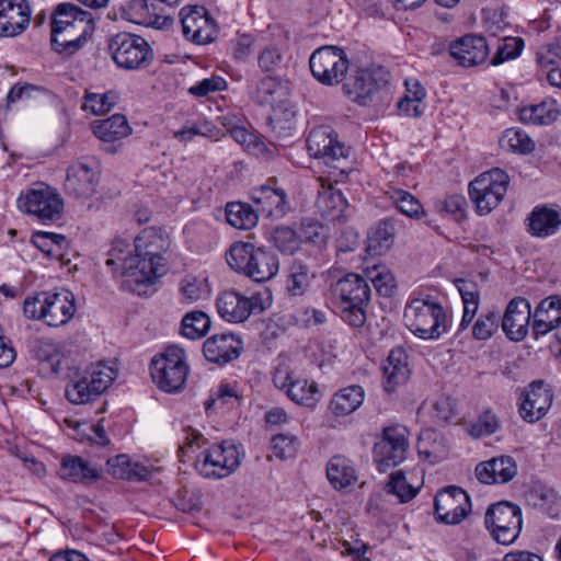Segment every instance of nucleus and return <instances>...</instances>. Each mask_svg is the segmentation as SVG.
<instances>
[{
  "label": "nucleus",
  "instance_id": "obj_1",
  "mask_svg": "<svg viewBox=\"0 0 561 561\" xmlns=\"http://www.w3.org/2000/svg\"><path fill=\"white\" fill-rule=\"evenodd\" d=\"M46 363L55 375L68 380L65 392L73 404H84L96 399L115 379V373L110 367L92 365L83 369L66 355H49Z\"/></svg>",
  "mask_w": 561,
  "mask_h": 561
},
{
  "label": "nucleus",
  "instance_id": "obj_2",
  "mask_svg": "<svg viewBox=\"0 0 561 561\" xmlns=\"http://www.w3.org/2000/svg\"><path fill=\"white\" fill-rule=\"evenodd\" d=\"M228 265L256 283L272 279L279 270L277 255L250 242H234L226 252Z\"/></svg>",
  "mask_w": 561,
  "mask_h": 561
},
{
  "label": "nucleus",
  "instance_id": "obj_3",
  "mask_svg": "<svg viewBox=\"0 0 561 561\" xmlns=\"http://www.w3.org/2000/svg\"><path fill=\"white\" fill-rule=\"evenodd\" d=\"M370 293L367 280L358 274L350 273L340 278L333 286V294L340 301L342 320L353 328H362Z\"/></svg>",
  "mask_w": 561,
  "mask_h": 561
},
{
  "label": "nucleus",
  "instance_id": "obj_4",
  "mask_svg": "<svg viewBox=\"0 0 561 561\" xmlns=\"http://www.w3.org/2000/svg\"><path fill=\"white\" fill-rule=\"evenodd\" d=\"M389 72L382 67L357 69L343 82L342 89L353 102L375 105L388 95Z\"/></svg>",
  "mask_w": 561,
  "mask_h": 561
},
{
  "label": "nucleus",
  "instance_id": "obj_5",
  "mask_svg": "<svg viewBox=\"0 0 561 561\" xmlns=\"http://www.w3.org/2000/svg\"><path fill=\"white\" fill-rule=\"evenodd\" d=\"M403 317L410 331L424 340L438 339L447 331L444 308L430 298L413 299L405 307Z\"/></svg>",
  "mask_w": 561,
  "mask_h": 561
},
{
  "label": "nucleus",
  "instance_id": "obj_6",
  "mask_svg": "<svg viewBox=\"0 0 561 561\" xmlns=\"http://www.w3.org/2000/svg\"><path fill=\"white\" fill-rule=\"evenodd\" d=\"M170 245L168 238L153 229L144 230L136 239L134 251L138 257L139 270L144 274V287L154 284L165 272L164 253Z\"/></svg>",
  "mask_w": 561,
  "mask_h": 561
},
{
  "label": "nucleus",
  "instance_id": "obj_7",
  "mask_svg": "<svg viewBox=\"0 0 561 561\" xmlns=\"http://www.w3.org/2000/svg\"><path fill=\"white\" fill-rule=\"evenodd\" d=\"M108 48L115 64L126 70H137L148 67L153 53L148 42L136 34L118 33L108 43Z\"/></svg>",
  "mask_w": 561,
  "mask_h": 561
},
{
  "label": "nucleus",
  "instance_id": "obj_8",
  "mask_svg": "<svg viewBox=\"0 0 561 561\" xmlns=\"http://www.w3.org/2000/svg\"><path fill=\"white\" fill-rule=\"evenodd\" d=\"M151 377L165 392H176L185 383L188 366L184 360V351L178 345L169 346L165 352L151 362Z\"/></svg>",
  "mask_w": 561,
  "mask_h": 561
},
{
  "label": "nucleus",
  "instance_id": "obj_9",
  "mask_svg": "<svg viewBox=\"0 0 561 561\" xmlns=\"http://www.w3.org/2000/svg\"><path fill=\"white\" fill-rule=\"evenodd\" d=\"M241 465L238 446L224 440L204 450L195 461L196 470L207 479H222L234 472Z\"/></svg>",
  "mask_w": 561,
  "mask_h": 561
},
{
  "label": "nucleus",
  "instance_id": "obj_10",
  "mask_svg": "<svg viewBox=\"0 0 561 561\" xmlns=\"http://www.w3.org/2000/svg\"><path fill=\"white\" fill-rule=\"evenodd\" d=\"M510 178L499 168L480 174L469 184V196L480 215L494 209L506 194Z\"/></svg>",
  "mask_w": 561,
  "mask_h": 561
},
{
  "label": "nucleus",
  "instance_id": "obj_11",
  "mask_svg": "<svg viewBox=\"0 0 561 561\" xmlns=\"http://www.w3.org/2000/svg\"><path fill=\"white\" fill-rule=\"evenodd\" d=\"M309 67L317 81L324 85H335L347 79L350 68L346 53L337 46H322L309 58Z\"/></svg>",
  "mask_w": 561,
  "mask_h": 561
},
{
  "label": "nucleus",
  "instance_id": "obj_12",
  "mask_svg": "<svg viewBox=\"0 0 561 561\" xmlns=\"http://www.w3.org/2000/svg\"><path fill=\"white\" fill-rule=\"evenodd\" d=\"M484 523L499 543L510 545L520 533L522 511L515 504L500 502L488 508Z\"/></svg>",
  "mask_w": 561,
  "mask_h": 561
},
{
  "label": "nucleus",
  "instance_id": "obj_13",
  "mask_svg": "<svg viewBox=\"0 0 561 561\" xmlns=\"http://www.w3.org/2000/svg\"><path fill=\"white\" fill-rule=\"evenodd\" d=\"M273 383L297 404L313 407L317 402V383H309L307 379L300 378L285 357L275 367Z\"/></svg>",
  "mask_w": 561,
  "mask_h": 561
},
{
  "label": "nucleus",
  "instance_id": "obj_14",
  "mask_svg": "<svg viewBox=\"0 0 561 561\" xmlns=\"http://www.w3.org/2000/svg\"><path fill=\"white\" fill-rule=\"evenodd\" d=\"M408 448L405 427H386L381 438L375 443L373 450L374 461L377 463L378 470L385 472L403 462Z\"/></svg>",
  "mask_w": 561,
  "mask_h": 561
},
{
  "label": "nucleus",
  "instance_id": "obj_15",
  "mask_svg": "<svg viewBox=\"0 0 561 561\" xmlns=\"http://www.w3.org/2000/svg\"><path fill=\"white\" fill-rule=\"evenodd\" d=\"M307 147L311 157L335 169L350 154V148L339 140L337 134L329 126L313 128L309 133Z\"/></svg>",
  "mask_w": 561,
  "mask_h": 561
},
{
  "label": "nucleus",
  "instance_id": "obj_16",
  "mask_svg": "<svg viewBox=\"0 0 561 561\" xmlns=\"http://www.w3.org/2000/svg\"><path fill=\"white\" fill-rule=\"evenodd\" d=\"M16 203L20 210L36 216L43 222L59 219L64 207L60 195L49 186L32 188Z\"/></svg>",
  "mask_w": 561,
  "mask_h": 561
},
{
  "label": "nucleus",
  "instance_id": "obj_17",
  "mask_svg": "<svg viewBox=\"0 0 561 561\" xmlns=\"http://www.w3.org/2000/svg\"><path fill=\"white\" fill-rule=\"evenodd\" d=\"M434 511L439 523L458 525L471 511V501L463 489L448 485L435 495Z\"/></svg>",
  "mask_w": 561,
  "mask_h": 561
},
{
  "label": "nucleus",
  "instance_id": "obj_18",
  "mask_svg": "<svg viewBox=\"0 0 561 561\" xmlns=\"http://www.w3.org/2000/svg\"><path fill=\"white\" fill-rule=\"evenodd\" d=\"M130 244L125 240H115L110 249L105 264L113 267V271L119 268L122 275L126 278L125 283L138 295L146 294L144 287V274L139 270L138 257L131 254Z\"/></svg>",
  "mask_w": 561,
  "mask_h": 561
},
{
  "label": "nucleus",
  "instance_id": "obj_19",
  "mask_svg": "<svg viewBox=\"0 0 561 561\" xmlns=\"http://www.w3.org/2000/svg\"><path fill=\"white\" fill-rule=\"evenodd\" d=\"M180 16L186 39L205 45L216 38V23L204 7H185L181 10Z\"/></svg>",
  "mask_w": 561,
  "mask_h": 561
},
{
  "label": "nucleus",
  "instance_id": "obj_20",
  "mask_svg": "<svg viewBox=\"0 0 561 561\" xmlns=\"http://www.w3.org/2000/svg\"><path fill=\"white\" fill-rule=\"evenodd\" d=\"M93 30L91 15H83L72 26L53 31L51 47L60 55L71 56L84 46Z\"/></svg>",
  "mask_w": 561,
  "mask_h": 561
},
{
  "label": "nucleus",
  "instance_id": "obj_21",
  "mask_svg": "<svg viewBox=\"0 0 561 561\" xmlns=\"http://www.w3.org/2000/svg\"><path fill=\"white\" fill-rule=\"evenodd\" d=\"M252 201L260 215L266 218L280 219L290 209L288 196L275 179H270L266 184L254 188Z\"/></svg>",
  "mask_w": 561,
  "mask_h": 561
},
{
  "label": "nucleus",
  "instance_id": "obj_22",
  "mask_svg": "<svg viewBox=\"0 0 561 561\" xmlns=\"http://www.w3.org/2000/svg\"><path fill=\"white\" fill-rule=\"evenodd\" d=\"M243 350L241 339L232 332L210 335L203 345V353L208 362L224 365L237 359Z\"/></svg>",
  "mask_w": 561,
  "mask_h": 561
},
{
  "label": "nucleus",
  "instance_id": "obj_23",
  "mask_svg": "<svg viewBox=\"0 0 561 561\" xmlns=\"http://www.w3.org/2000/svg\"><path fill=\"white\" fill-rule=\"evenodd\" d=\"M530 302L523 297L513 298L502 318V329L512 341H522L528 333L533 313Z\"/></svg>",
  "mask_w": 561,
  "mask_h": 561
},
{
  "label": "nucleus",
  "instance_id": "obj_24",
  "mask_svg": "<svg viewBox=\"0 0 561 561\" xmlns=\"http://www.w3.org/2000/svg\"><path fill=\"white\" fill-rule=\"evenodd\" d=\"M31 21L26 0L0 1V36L13 37L23 33Z\"/></svg>",
  "mask_w": 561,
  "mask_h": 561
},
{
  "label": "nucleus",
  "instance_id": "obj_25",
  "mask_svg": "<svg viewBox=\"0 0 561 561\" xmlns=\"http://www.w3.org/2000/svg\"><path fill=\"white\" fill-rule=\"evenodd\" d=\"M45 323L49 327H60L68 323L75 314V296L67 289L59 291H43Z\"/></svg>",
  "mask_w": 561,
  "mask_h": 561
},
{
  "label": "nucleus",
  "instance_id": "obj_26",
  "mask_svg": "<svg viewBox=\"0 0 561 561\" xmlns=\"http://www.w3.org/2000/svg\"><path fill=\"white\" fill-rule=\"evenodd\" d=\"M552 401L553 394L543 381H534L524 394V400L519 407V415L524 421L535 423L547 414Z\"/></svg>",
  "mask_w": 561,
  "mask_h": 561
},
{
  "label": "nucleus",
  "instance_id": "obj_27",
  "mask_svg": "<svg viewBox=\"0 0 561 561\" xmlns=\"http://www.w3.org/2000/svg\"><path fill=\"white\" fill-rule=\"evenodd\" d=\"M449 54L462 67H473L483 62L489 55V44L480 35H466L449 46Z\"/></svg>",
  "mask_w": 561,
  "mask_h": 561
},
{
  "label": "nucleus",
  "instance_id": "obj_28",
  "mask_svg": "<svg viewBox=\"0 0 561 561\" xmlns=\"http://www.w3.org/2000/svg\"><path fill=\"white\" fill-rule=\"evenodd\" d=\"M98 182V172L87 163L78 162L68 169L65 188L75 198H89L95 193Z\"/></svg>",
  "mask_w": 561,
  "mask_h": 561
},
{
  "label": "nucleus",
  "instance_id": "obj_29",
  "mask_svg": "<svg viewBox=\"0 0 561 561\" xmlns=\"http://www.w3.org/2000/svg\"><path fill=\"white\" fill-rule=\"evenodd\" d=\"M561 325V296L552 295L540 301L533 313V334L537 339Z\"/></svg>",
  "mask_w": 561,
  "mask_h": 561
},
{
  "label": "nucleus",
  "instance_id": "obj_30",
  "mask_svg": "<svg viewBox=\"0 0 561 561\" xmlns=\"http://www.w3.org/2000/svg\"><path fill=\"white\" fill-rule=\"evenodd\" d=\"M528 232L533 237L548 238L556 234L561 228V208L547 205L536 206L528 218Z\"/></svg>",
  "mask_w": 561,
  "mask_h": 561
},
{
  "label": "nucleus",
  "instance_id": "obj_31",
  "mask_svg": "<svg viewBox=\"0 0 561 561\" xmlns=\"http://www.w3.org/2000/svg\"><path fill=\"white\" fill-rule=\"evenodd\" d=\"M382 373L385 377L383 387L389 393L408 381L411 371L408 366V355L403 348L398 347L390 351L382 364Z\"/></svg>",
  "mask_w": 561,
  "mask_h": 561
},
{
  "label": "nucleus",
  "instance_id": "obj_32",
  "mask_svg": "<svg viewBox=\"0 0 561 561\" xmlns=\"http://www.w3.org/2000/svg\"><path fill=\"white\" fill-rule=\"evenodd\" d=\"M59 476L73 483H90L100 479L96 468L79 456L67 455L62 457Z\"/></svg>",
  "mask_w": 561,
  "mask_h": 561
},
{
  "label": "nucleus",
  "instance_id": "obj_33",
  "mask_svg": "<svg viewBox=\"0 0 561 561\" xmlns=\"http://www.w3.org/2000/svg\"><path fill=\"white\" fill-rule=\"evenodd\" d=\"M108 473L116 479L145 481L151 477L149 467L133 461L127 455H117L107 460Z\"/></svg>",
  "mask_w": 561,
  "mask_h": 561
},
{
  "label": "nucleus",
  "instance_id": "obj_34",
  "mask_svg": "<svg viewBox=\"0 0 561 561\" xmlns=\"http://www.w3.org/2000/svg\"><path fill=\"white\" fill-rule=\"evenodd\" d=\"M316 273L302 260H294L288 267L286 291L290 297H301L310 288Z\"/></svg>",
  "mask_w": 561,
  "mask_h": 561
},
{
  "label": "nucleus",
  "instance_id": "obj_35",
  "mask_svg": "<svg viewBox=\"0 0 561 561\" xmlns=\"http://www.w3.org/2000/svg\"><path fill=\"white\" fill-rule=\"evenodd\" d=\"M365 391L352 385L337 391L331 399L329 409L336 416H345L356 411L364 402Z\"/></svg>",
  "mask_w": 561,
  "mask_h": 561
},
{
  "label": "nucleus",
  "instance_id": "obj_36",
  "mask_svg": "<svg viewBox=\"0 0 561 561\" xmlns=\"http://www.w3.org/2000/svg\"><path fill=\"white\" fill-rule=\"evenodd\" d=\"M288 95V87L277 77L261 79L253 93V99L260 105L274 106L283 103Z\"/></svg>",
  "mask_w": 561,
  "mask_h": 561
},
{
  "label": "nucleus",
  "instance_id": "obj_37",
  "mask_svg": "<svg viewBox=\"0 0 561 561\" xmlns=\"http://www.w3.org/2000/svg\"><path fill=\"white\" fill-rule=\"evenodd\" d=\"M131 131V128L124 115L115 114L93 124V134L103 142L113 144Z\"/></svg>",
  "mask_w": 561,
  "mask_h": 561
},
{
  "label": "nucleus",
  "instance_id": "obj_38",
  "mask_svg": "<svg viewBox=\"0 0 561 561\" xmlns=\"http://www.w3.org/2000/svg\"><path fill=\"white\" fill-rule=\"evenodd\" d=\"M327 477L336 490L345 489L357 480L356 470L351 460L343 456H334L329 460Z\"/></svg>",
  "mask_w": 561,
  "mask_h": 561
},
{
  "label": "nucleus",
  "instance_id": "obj_39",
  "mask_svg": "<svg viewBox=\"0 0 561 561\" xmlns=\"http://www.w3.org/2000/svg\"><path fill=\"white\" fill-rule=\"evenodd\" d=\"M316 206L324 218L341 220L344 217L347 202L341 191L330 186L319 192Z\"/></svg>",
  "mask_w": 561,
  "mask_h": 561
},
{
  "label": "nucleus",
  "instance_id": "obj_40",
  "mask_svg": "<svg viewBox=\"0 0 561 561\" xmlns=\"http://www.w3.org/2000/svg\"><path fill=\"white\" fill-rule=\"evenodd\" d=\"M216 305L218 313L226 321L238 323L247 320L244 296L241 294L234 290L225 291L218 297Z\"/></svg>",
  "mask_w": 561,
  "mask_h": 561
},
{
  "label": "nucleus",
  "instance_id": "obj_41",
  "mask_svg": "<svg viewBox=\"0 0 561 561\" xmlns=\"http://www.w3.org/2000/svg\"><path fill=\"white\" fill-rule=\"evenodd\" d=\"M417 450L432 463L439 462L447 456L445 438L435 430H425L420 434Z\"/></svg>",
  "mask_w": 561,
  "mask_h": 561
},
{
  "label": "nucleus",
  "instance_id": "obj_42",
  "mask_svg": "<svg viewBox=\"0 0 561 561\" xmlns=\"http://www.w3.org/2000/svg\"><path fill=\"white\" fill-rule=\"evenodd\" d=\"M397 232V220L392 217L386 218L368 234V249L376 254L388 251L394 241Z\"/></svg>",
  "mask_w": 561,
  "mask_h": 561
},
{
  "label": "nucleus",
  "instance_id": "obj_43",
  "mask_svg": "<svg viewBox=\"0 0 561 561\" xmlns=\"http://www.w3.org/2000/svg\"><path fill=\"white\" fill-rule=\"evenodd\" d=\"M559 114L560 112L554 101H543L539 104L522 108L519 118L525 124L549 125L558 118Z\"/></svg>",
  "mask_w": 561,
  "mask_h": 561
},
{
  "label": "nucleus",
  "instance_id": "obj_44",
  "mask_svg": "<svg viewBox=\"0 0 561 561\" xmlns=\"http://www.w3.org/2000/svg\"><path fill=\"white\" fill-rule=\"evenodd\" d=\"M405 87L407 94L399 101L398 108L408 116L420 117L425 107L423 100L426 95V91L415 79L407 80Z\"/></svg>",
  "mask_w": 561,
  "mask_h": 561
},
{
  "label": "nucleus",
  "instance_id": "obj_45",
  "mask_svg": "<svg viewBox=\"0 0 561 561\" xmlns=\"http://www.w3.org/2000/svg\"><path fill=\"white\" fill-rule=\"evenodd\" d=\"M260 213L244 203H230L226 207V218L229 225L237 229H251L257 222Z\"/></svg>",
  "mask_w": 561,
  "mask_h": 561
},
{
  "label": "nucleus",
  "instance_id": "obj_46",
  "mask_svg": "<svg viewBox=\"0 0 561 561\" xmlns=\"http://www.w3.org/2000/svg\"><path fill=\"white\" fill-rule=\"evenodd\" d=\"M210 325L211 321L205 312L191 311L182 319L181 332L187 339L197 340L208 332Z\"/></svg>",
  "mask_w": 561,
  "mask_h": 561
},
{
  "label": "nucleus",
  "instance_id": "obj_47",
  "mask_svg": "<svg viewBox=\"0 0 561 561\" xmlns=\"http://www.w3.org/2000/svg\"><path fill=\"white\" fill-rule=\"evenodd\" d=\"M388 194L392 204L403 215L413 219H420L425 215L422 204L411 193L401 188H393Z\"/></svg>",
  "mask_w": 561,
  "mask_h": 561
},
{
  "label": "nucleus",
  "instance_id": "obj_48",
  "mask_svg": "<svg viewBox=\"0 0 561 561\" xmlns=\"http://www.w3.org/2000/svg\"><path fill=\"white\" fill-rule=\"evenodd\" d=\"M83 15H91L72 3H59L51 18V32L72 26Z\"/></svg>",
  "mask_w": 561,
  "mask_h": 561
},
{
  "label": "nucleus",
  "instance_id": "obj_49",
  "mask_svg": "<svg viewBox=\"0 0 561 561\" xmlns=\"http://www.w3.org/2000/svg\"><path fill=\"white\" fill-rule=\"evenodd\" d=\"M528 500L533 505L540 508L542 512L551 517H557L561 510V499L551 489L540 488L533 490Z\"/></svg>",
  "mask_w": 561,
  "mask_h": 561
},
{
  "label": "nucleus",
  "instance_id": "obj_50",
  "mask_svg": "<svg viewBox=\"0 0 561 561\" xmlns=\"http://www.w3.org/2000/svg\"><path fill=\"white\" fill-rule=\"evenodd\" d=\"M501 147L513 152L529 153L535 149V142L522 129H506L500 140Z\"/></svg>",
  "mask_w": 561,
  "mask_h": 561
},
{
  "label": "nucleus",
  "instance_id": "obj_51",
  "mask_svg": "<svg viewBox=\"0 0 561 561\" xmlns=\"http://www.w3.org/2000/svg\"><path fill=\"white\" fill-rule=\"evenodd\" d=\"M118 102V94L115 91H107L103 94L87 93L82 108L94 115H102L110 112Z\"/></svg>",
  "mask_w": 561,
  "mask_h": 561
},
{
  "label": "nucleus",
  "instance_id": "obj_52",
  "mask_svg": "<svg viewBox=\"0 0 561 561\" xmlns=\"http://www.w3.org/2000/svg\"><path fill=\"white\" fill-rule=\"evenodd\" d=\"M524 48V41L519 37L504 36L497 45L496 53L491 59L492 66H499L506 60L515 59Z\"/></svg>",
  "mask_w": 561,
  "mask_h": 561
},
{
  "label": "nucleus",
  "instance_id": "obj_53",
  "mask_svg": "<svg viewBox=\"0 0 561 561\" xmlns=\"http://www.w3.org/2000/svg\"><path fill=\"white\" fill-rule=\"evenodd\" d=\"M275 248L286 255H293L300 248L298 233L289 227H278L272 236Z\"/></svg>",
  "mask_w": 561,
  "mask_h": 561
},
{
  "label": "nucleus",
  "instance_id": "obj_54",
  "mask_svg": "<svg viewBox=\"0 0 561 561\" xmlns=\"http://www.w3.org/2000/svg\"><path fill=\"white\" fill-rule=\"evenodd\" d=\"M386 490L388 493L396 495L400 502L405 503L414 499L419 489L408 483L405 474L402 470H398L390 476Z\"/></svg>",
  "mask_w": 561,
  "mask_h": 561
},
{
  "label": "nucleus",
  "instance_id": "obj_55",
  "mask_svg": "<svg viewBox=\"0 0 561 561\" xmlns=\"http://www.w3.org/2000/svg\"><path fill=\"white\" fill-rule=\"evenodd\" d=\"M500 320L501 317L496 311L481 313L472 327L473 339L479 341L490 339L497 331Z\"/></svg>",
  "mask_w": 561,
  "mask_h": 561
},
{
  "label": "nucleus",
  "instance_id": "obj_56",
  "mask_svg": "<svg viewBox=\"0 0 561 561\" xmlns=\"http://www.w3.org/2000/svg\"><path fill=\"white\" fill-rule=\"evenodd\" d=\"M367 278L373 283L376 291L383 297H390L396 289V279L392 273L385 266H375L367 272Z\"/></svg>",
  "mask_w": 561,
  "mask_h": 561
},
{
  "label": "nucleus",
  "instance_id": "obj_57",
  "mask_svg": "<svg viewBox=\"0 0 561 561\" xmlns=\"http://www.w3.org/2000/svg\"><path fill=\"white\" fill-rule=\"evenodd\" d=\"M500 427V422L496 415L490 410L483 411L478 420L469 425L468 434L474 438L489 436L495 433Z\"/></svg>",
  "mask_w": 561,
  "mask_h": 561
},
{
  "label": "nucleus",
  "instance_id": "obj_58",
  "mask_svg": "<svg viewBox=\"0 0 561 561\" xmlns=\"http://www.w3.org/2000/svg\"><path fill=\"white\" fill-rule=\"evenodd\" d=\"M466 207L467 201L462 195H450L435 203L437 211L451 216L458 222L466 218Z\"/></svg>",
  "mask_w": 561,
  "mask_h": 561
},
{
  "label": "nucleus",
  "instance_id": "obj_59",
  "mask_svg": "<svg viewBox=\"0 0 561 561\" xmlns=\"http://www.w3.org/2000/svg\"><path fill=\"white\" fill-rule=\"evenodd\" d=\"M298 445L297 437L293 435L277 434L272 437L273 453L282 460L294 457L298 450Z\"/></svg>",
  "mask_w": 561,
  "mask_h": 561
},
{
  "label": "nucleus",
  "instance_id": "obj_60",
  "mask_svg": "<svg viewBox=\"0 0 561 561\" xmlns=\"http://www.w3.org/2000/svg\"><path fill=\"white\" fill-rule=\"evenodd\" d=\"M490 468L495 474L496 483H505L512 480L517 471L516 463L510 456H501L490 459Z\"/></svg>",
  "mask_w": 561,
  "mask_h": 561
},
{
  "label": "nucleus",
  "instance_id": "obj_61",
  "mask_svg": "<svg viewBox=\"0 0 561 561\" xmlns=\"http://www.w3.org/2000/svg\"><path fill=\"white\" fill-rule=\"evenodd\" d=\"M272 300V293L267 287H264L260 291L252 294L250 297L244 296L247 319L251 314L262 313L264 310L270 308Z\"/></svg>",
  "mask_w": 561,
  "mask_h": 561
},
{
  "label": "nucleus",
  "instance_id": "obj_62",
  "mask_svg": "<svg viewBox=\"0 0 561 561\" xmlns=\"http://www.w3.org/2000/svg\"><path fill=\"white\" fill-rule=\"evenodd\" d=\"M283 60L282 51L276 46L265 47L257 57V65L264 72L275 71Z\"/></svg>",
  "mask_w": 561,
  "mask_h": 561
},
{
  "label": "nucleus",
  "instance_id": "obj_63",
  "mask_svg": "<svg viewBox=\"0 0 561 561\" xmlns=\"http://www.w3.org/2000/svg\"><path fill=\"white\" fill-rule=\"evenodd\" d=\"M226 81L221 77L206 78L188 89V92L197 98H203L211 92L221 91L226 88Z\"/></svg>",
  "mask_w": 561,
  "mask_h": 561
},
{
  "label": "nucleus",
  "instance_id": "obj_64",
  "mask_svg": "<svg viewBox=\"0 0 561 561\" xmlns=\"http://www.w3.org/2000/svg\"><path fill=\"white\" fill-rule=\"evenodd\" d=\"M180 290L187 302H195L207 294L206 285L197 278L183 279Z\"/></svg>",
  "mask_w": 561,
  "mask_h": 561
}]
</instances>
